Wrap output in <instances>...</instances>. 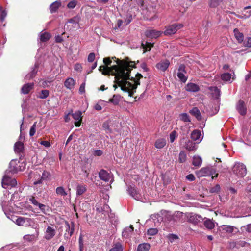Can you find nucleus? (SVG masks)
<instances>
[{"mask_svg":"<svg viewBox=\"0 0 251 251\" xmlns=\"http://www.w3.org/2000/svg\"><path fill=\"white\" fill-rule=\"evenodd\" d=\"M162 33L161 31H158L154 29H148L145 32V35L150 38H156L159 37Z\"/></svg>","mask_w":251,"mask_h":251,"instance_id":"9b49d317","label":"nucleus"},{"mask_svg":"<svg viewBox=\"0 0 251 251\" xmlns=\"http://www.w3.org/2000/svg\"><path fill=\"white\" fill-rule=\"evenodd\" d=\"M127 191L130 195L134 199L137 200H139L140 195L137 193L136 190L134 187H129L127 189Z\"/></svg>","mask_w":251,"mask_h":251,"instance_id":"5701e85b","label":"nucleus"},{"mask_svg":"<svg viewBox=\"0 0 251 251\" xmlns=\"http://www.w3.org/2000/svg\"><path fill=\"white\" fill-rule=\"evenodd\" d=\"M236 108L239 113L242 115H244L246 114L247 110L243 101L239 100L238 102Z\"/></svg>","mask_w":251,"mask_h":251,"instance_id":"6ab92c4d","label":"nucleus"},{"mask_svg":"<svg viewBox=\"0 0 251 251\" xmlns=\"http://www.w3.org/2000/svg\"><path fill=\"white\" fill-rule=\"evenodd\" d=\"M186 90L189 92H196L199 90V87L196 84L189 83L186 86Z\"/></svg>","mask_w":251,"mask_h":251,"instance_id":"bb28decb","label":"nucleus"},{"mask_svg":"<svg viewBox=\"0 0 251 251\" xmlns=\"http://www.w3.org/2000/svg\"><path fill=\"white\" fill-rule=\"evenodd\" d=\"M24 150V144L21 142H17L15 144L14 150L17 153H20L22 152Z\"/></svg>","mask_w":251,"mask_h":251,"instance_id":"72a5a7b5","label":"nucleus"},{"mask_svg":"<svg viewBox=\"0 0 251 251\" xmlns=\"http://www.w3.org/2000/svg\"><path fill=\"white\" fill-rule=\"evenodd\" d=\"M39 234V230L37 229L36 231V233L34 234L31 235H25L24 236V239L25 240L28 241H33L37 240Z\"/></svg>","mask_w":251,"mask_h":251,"instance_id":"4be33fe9","label":"nucleus"},{"mask_svg":"<svg viewBox=\"0 0 251 251\" xmlns=\"http://www.w3.org/2000/svg\"><path fill=\"white\" fill-rule=\"evenodd\" d=\"M72 116L75 120L77 121L75 123V126L79 127L82 121V112L80 111H77L72 113Z\"/></svg>","mask_w":251,"mask_h":251,"instance_id":"2eb2a0df","label":"nucleus"},{"mask_svg":"<svg viewBox=\"0 0 251 251\" xmlns=\"http://www.w3.org/2000/svg\"><path fill=\"white\" fill-rule=\"evenodd\" d=\"M31 222V219L19 217L16 219L15 222L19 226H28L30 225Z\"/></svg>","mask_w":251,"mask_h":251,"instance_id":"9d476101","label":"nucleus"},{"mask_svg":"<svg viewBox=\"0 0 251 251\" xmlns=\"http://www.w3.org/2000/svg\"><path fill=\"white\" fill-rule=\"evenodd\" d=\"M179 119L184 122H191L190 116L187 113H183L179 115Z\"/></svg>","mask_w":251,"mask_h":251,"instance_id":"37998d69","label":"nucleus"},{"mask_svg":"<svg viewBox=\"0 0 251 251\" xmlns=\"http://www.w3.org/2000/svg\"><path fill=\"white\" fill-rule=\"evenodd\" d=\"M170 62L167 60H162L156 65V68L162 72H164L169 67Z\"/></svg>","mask_w":251,"mask_h":251,"instance_id":"4468645a","label":"nucleus"},{"mask_svg":"<svg viewBox=\"0 0 251 251\" xmlns=\"http://www.w3.org/2000/svg\"><path fill=\"white\" fill-rule=\"evenodd\" d=\"M105 103H106V101L100 100L98 101V103L95 105L94 108L96 110L100 111L102 109V106H105Z\"/></svg>","mask_w":251,"mask_h":251,"instance_id":"ea45409f","label":"nucleus"},{"mask_svg":"<svg viewBox=\"0 0 251 251\" xmlns=\"http://www.w3.org/2000/svg\"><path fill=\"white\" fill-rule=\"evenodd\" d=\"M187 218L189 222L194 225L198 224L203 220L201 216L194 213L189 214L187 216Z\"/></svg>","mask_w":251,"mask_h":251,"instance_id":"1a4fd4ad","label":"nucleus"},{"mask_svg":"<svg viewBox=\"0 0 251 251\" xmlns=\"http://www.w3.org/2000/svg\"><path fill=\"white\" fill-rule=\"evenodd\" d=\"M2 186L3 188L6 189L14 187L17 185V181L15 179L11 178L8 176V171H6L2 180Z\"/></svg>","mask_w":251,"mask_h":251,"instance_id":"f03ea898","label":"nucleus"},{"mask_svg":"<svg viewBox=\"0 0 251 251\" xmlns=\"http://www.w3.org/2000/svg\"><path fill=\"white\" fill-rule=\"evenodd\" d=\"M35 68L30 73V74L27 75L25 76V78L27 79H30L34 77L36 75V74L37 72V71L36 70L37 66L35 65Z\"/></svg>","mask_w":251,"mask_h":251,"instance_id":"8fccbe9b","label":"nucleus"},{"mask_svg":"<svg viewBox=\"0 0 251 251\" xmlns=\"http://www.w3.org/2000/svg\"><path fill=\"white\" fill-rule=\"evenodd\" d=\"M65 233L64 234V238L65 239H68L71 237L74 233L75 225L74 222H71L70 224L67 221L65 222Z\"/></svg>","mask_w":251,"mask_h":251,"instance_id":"423d86ee","label":"nucleus"},{"mask_svg":"<svg viewBox=\"0 0 251 251\" xmlns=\"http://www.w3.org/2000/svg\"><path fill=\"white\" fill-rule=\"evenodd\" d=\"M7 16V12L3 10L2 7L0 6V19L1 22H3Z\"/></svg>","mask_w":251,"mask_h":251,"instance_id":"09e8293b","label":"nucleus"},{"mask_svg":"<svg viewBox=\"0 0 251 251\" xmlns=\"http://www.w3.org/2000/svg\"><path fill=\"white\" fill-rule=\"evenodd\" d=\"M23 165V163H22ZM25 165L24 164L22 166H20V162L19 160L15 159L12 160L9 163V170H7L8 171V173L11 172L12 173H15L18 171H21L23 170L21 168L22 167L23 168L25 167Z\"/></svg>","mask_w":251,"mask_h":251,"instance_id":"20e7f679","label":"nucleus"},{"mask_svg":"<svg viewBox=\"0 0 251 251\" xmlns=\"http://www.w3.org/2000/svg\"><path fill=\"white\" fill-rule=\"evenodd\" d=\"M204 226L209 229H212L215 227V224L211 220L206 219L204 222Z\"/></svg>","mask_w":251,"mask_h":251,"instance_id":"c9c22d12","label":"nucleus"},{"mask_svg":"<svg viewBox=\"0 0 251 251\" xmlns=\"http://www.w3.org/2000/svg\"><path fill=\"white\" fill-rule=\"evenodd\" d=\"M99 177L100 179L105 182L109 181L110 183H112L114 180L112 175L104 170H101L100 171Z\"/></svg>","mask_w":251,"mask_h":251,"instance_id":"0eeeda50","label":"nucleus"},{"mask_svg":"<svg viewBox=\"0 0 251 251\" xmlns=\"http://www.w3.org/2000/svg\"><path fill=\"white\" fill-rule=\"evenodd\" d=\"M234 34L235 37L238 41L239 43H241L243 41L244 35L242 33L240 32L239 30L236 28L234 30Z\"/></svg>","mask_w":251,"mask_h":251,"instance_id":"c756f323","label":"nucleus"},{"mask_svg":"<svg viewBox=\"0 0 251 251\" xmlns=\"http://www.w3.org/2000/svg\"><path fill=\"white\" fill-rule=\"evenodd\" d=\"M86 191V187L84 185H78L76 187V195L80 196L82 195Z\"/></svg>","mask_w":251,"mask_h":251,"instance_id":"e433bc0d","label":"nucleus"},{"mask_svg":"<svg viewBox=\"0 0 251 251\" xmlns=\"http://www.w3.org/2000/svg\"><path fill=\"white\" fill-rule=\"evenodd\" d=\"M50 38V35L48 32H41L40 33V40L42 42H46Z\"/></svg>","mask_w":251,"mask_h":251,"instance_id":"a19ab883","label":"nucleus"},{"mask_svg":"<svg viewBox=\"0 0 251 251\" xmlns=\"http://www.w3.org/2000/svg\"><path fill=\"white\" fill-rule=\"evenodd\" d=\"M122 97L118 94H115L113 97L109 99L108 101H106V103H111L114 105H117L121 100Z\"/></svg>","mask_w":251,"mask_h":251,"instance_id":"aec40b11","label":"nucleus"},{"mask_svg":"<svg viewBox=\"0 0 251 251\" xmlns=\"http://www.w3.org/2000/svg\"><path fill=\"white\" fill-rule=\"evenodd\" d=\"M40 144L47 148L50 147L51 146L50 142L48 141H42Z\"/></svg>","mask_w":251,"mask_h":251,"instance_id":"338daca9","label":"nucleus"},{"mask_svg":"<svg viewBox=\"0 0 251 251\" xmlns=\"http://www.w3.org/2000/svg\"><path fill=\"white\" fill-rule=\"evenodd\" d=\"M187 155L184 151H181L179 154L178 160L179 162L183 163L186 160Z\"/></svg>","mask_w":251,"mask_h":251,"instance_id":"49530a36","label":"nucleus"},{"mask_svg":"<svg viewBox=\"0 0 251 251\" xmlns=\"http://www.w3.org/2000/svg\"><path fill=\"white\" fill-rule=\"evenodd\" d=\"M95 59V54L94 53H90L88 57V61L89 62H92Z\"/></svg>","mask_w":251,"mask_h":251,"instance_id":"e2e57ef3","label":"nucleus"},{"mask_svg":"<svg viewBox=\"0 0 251 251\" xmlns=\"http://www.w3.org/2000/svg\"><path fill=\"white\" fill-rule=\"evenodd\" d=\"M191 138L192 140L196 141L197 143H200L202 139L200 131L198 130H195L192 132Z\"/></svg>","mask_w":251,"mask_h":251,"instance_id":"f3484780","label":"nucleus"},{"mask_svg":"<svg viewBox=\"0 0 251 251\" xmlns=\"http://www.w3.org/2000/svg\"><path fill=\"white\" fill-rule=\"evenodd\" d=\"M55 192L57 195L63 196H65L67 195L65 189L62 186L57 187Z\"/></svg>","mask_w":251,"mask_h":251,"instance_id":"c03bdc74","label":"nucleus"},{"mask_svg":"<svg viewBox=\"0 0 251 251\" xmlns=\"http://www.w3.org/2000/svg\"><path fill=\"white\" fill-rule=\"evenodd\" d=\"M55 234V229L52 226H48L45 231L44 238L47 240H50L54 237Z\"/></svg>","mask_w":251,"mask_h":251,"instance_id":"6e6552de","label":"nucleus"},{"mask_svg":"<svg viewBox=\"0 0 251 251\" xmlns=\"http://www.w3.org/2000/svg\"><path fill=\"white\" fill-rule=\"evenodd\" d=\"M150 247V245L149 243L140 244L138 246L137 251H149Z\"/></svg>","mask_w":251,"mask_h":251,"instance_id":"cd10ccee","label":"nucleus"},{"mask_svg":"<svg viewBox=\"0 0 251 251\" xmlns=\"http://www.w3.org/2000/svg\"><path fill=\"white\" fill-rule=\"evenodd\" d=\"M199 177L206 176L212 175V169L209 167L202 168L197 172Z\"/></svg>","mask_w":251,"mask_h":251,"instance_id":"dca6fc26","label":"nucleus"},{"mask_svg":"<svg viewBox=\"0 0 251 251\" xmlns=\"http://www.w3.org/2000/svg\"><path fill=\"white\" fill-rule=\"evenodd\" d=\"M190 113L195 116L198 121H201L202 116L200 110L197 107H194L189 111Z\"/></svg>","mask_w":251,"mask_h":251,"instance_id":"b1692460","label":"nucleus"},{"mask_svg":"<svg viewBox=\"0 0 251 251\" xmlns=\"http://www.w3.org/2000/svg\"><path fill=\"white\" fill-rule=\"evenodd\" d=\"M192 164L194 166L196 167H199L201 166L202 164V159L201 158L198 156H194L193 157V162Z\"/></svg>","mask_w":251,"mask_h":251,"instance_id":"4c0bfd02","label":"nucleus"},{"mask_svg":"<svg viewBox=\"0 0 251 251\" xmlns=\"http://www.w3.org/2000/svg\"><path fill=\"white\" fill-rule=\"evenodd\" d=\"M220 187L219 185H216L214 187L210 189L211 193H215L218 192L220 190Z\"/></svg>","mask_w":251,"mask_h":251,"instance_id":"69168bd1","label":"nucleus"},{"mask_svg":"<svg viewBox=\"0 0 251 251\" xmlns=\"http://www.w3.org/2000/svg\"><path fill=\"white\" fill-rule=\"evenodd\" d=\"M42 212L45 213L46 205L41 203H39L37 206Z\"/></svg>","mask_w":251,"mask_h":251,"instance_id":"774afa93","label":"nucleus"},{"mask_svg":"<svg viewBox=\"0 0 251 251\" xmlns=\"http://www.w3.org/2000/svg\"><path fill=\"white\" fill-rule=\"evenodd\" d=\"M79 251H83V236L80 234L79 238Z\"/></svg>","mask_w":251,"mask_h":251,"instance_id":"4d7b16f0","label":"nucleus"},{"mask_svg":"<svg viewBox=\"0 0 251 251\" xmlns=\"http://www.w3.org/2000/svg\"><path fill=\"white\" fill-rule=\"evenodd\" d=\"M209 90L211 92L213 97L218 99L220 96V90L216 87H210L209 88Z\"/></svg>","mask_w":251,"mask_h":251,"instance_id":"f704fd0d","label":"nucleus"},{"mask_svg":"<svg viewBox=\"0 0 251 251\" xmlns=\"http://www.w3.org/2000/svg\"><path fill=\"white\" fill-rule=\"evenodd\" d=\"M133 229L134 228L132 225H130L129 227L126 228L122 232V236L125 238H127L133 232Z\"/></svg>","mask_w":251,"mask_h":251,"instance_id":"2f4dec72","label":"nucleus"},{"mask_svg":"<svg viewBox=\"0 0 251 251\" xmlns=\"http://www.w3.org/2000/svg\"><path fill=\"white\" fill-rule=\"evenodd\" d=\"M231 76V74L229 73H224L221 75V79L225 81H230Z\"/></svg>","mask_w":251,"mask_h":251,"instance_id":"a18cd8bd","label":"nucleus"},{"mask_svg":"<svg viewBox=\"0 0 251 251\" xmlns=\"http://www.w3.org/2000/svg\"><path fill=\"white\" fill-rule=\"evenodd\" d=\"M142 46L144 49L143 52L145 53L146 51L151 50V48L153 47V44L151 43L147 42L146 44L142 43Z\"/></svg>","mask_w":251,"mask_h":251,"instance_id":"de8ad7c7","label":"nucleus"},{"mask_svg":"<svg viewBox=\"0 0 251 251\" xmlns=\"http://www.w3.org/2000/svg\"><path fill=\"white\" fill-rule=\"evenodd\" d=\"M61 3L59 1H56L53 2L50 7V10L51 13L55 12L59 7L61 6Z\"/></svg>","mask_w":251,"mask_h":251,"instance_id":"7c9ffc66","label":"nucleus"},{"mask_svg":"<svg viewBox=\"0 0 251 251\" xmlns=\"http://www.w3.org/2000/svg\"><path fill=\"white\" fill-rule=\"evenodd\" d=\"M80 21V18L78 16H75L69 19L68 23H72L74 24H78Z\"/></svg>","mask_w":251,"mask_h":251,"instance_id":"603ef678","label":"nucleus"},{"mask_svg":"<svg viewBox=\"0 0 251 251\" xmlns=\"http://www.w3.org/2000/svg\"><path fill=\"white\" fill-rule=\"evenodd\" d=\"M184 147L189 151H193L197 149L195 144L188 139L185 140Z\"/></svg>","mask_w":251,"mask_h":251,"instance_id":"412c9836","label":"nucleus"},{"mask_svg":"<svg viewBox=\"0 0 251 251\" xmlns=\"http://www.w3.org/2000/svg\"><path fill=\"white\" fill-rule=\"evenodd\" d=\"M176 132L175 131H173L170 134L169 138L170 141L171 143H173L176 138Z\"/></svg>","mask_w":251,"mask_h":251,"instance_id":"13d9d810","label":"nucleus"},{"mask_svg":"<svg viewBox=\"0 0 251 251\" xmlns=\"http://www.w3.org/2000/svg\"><path fill=\"white\" fill-rule=\"evenodd\" d=\"M74 69L76 71L81 72L82 70V67L80 64L77 63L75 65Z\"/></svg>","mask_w":251,"mask_h":251,"instance_id":"0e129e2a","label":"nucleus"},{"mask_svg":"<svg viewBox=\"0 0 251 251\" xmlns=\"http://www.w3.org/2000/svg\"><path fill=\"white\" fill-rule=\"evenodd\" d=\"M77 4V1L75 0L71 1L67 4V7L70 9H73L75 8Z\"/></svg>","mask_w":251,"mask_h":251,"instance_id":"bf43d9fd","label":"nucleus"},{"mask_svg":"<svg viewBox=\"0 0 251 251\" xmlns=\"http://www.w3.org/2000/svg\"><path fill=\"white\" fill-rule=\"evenodd\" d=\"M251 7L249 6L244 8L241 12L239 14L238 17L240 18L247 19L251 16Z\"/></svg>","mask_w":251,"mask_h":251,"instance_id":"ddd939ff","label":"nucleus"},{"mask_svg":"<svg viewBox=\"0 0 251 251\" xmlns=\"http://www.w3.org/2000/svg\"><path fill=\"white\" fill-rule=\"evenodd\" d=\"M184 66L181 65L178 69L177 75L179 79L183 82H185L187 79V77L185 75Z\"/></svg>","mask_w":251,"mask_h":251,"instance_id":"a211bd4d","label":"nucleus"},{"mask_svg":"<svg viewBox=\"0 0 251 251\" xmlns=\"http://www.w3.org/2000/svg\"><path fill=\"white\" fill-rule=\"evenodd\" d=\"M168 240L171 243L175 242L176 240L178 239V237L176 235L173 234H170L167 236Z\"/></svg>","mask_w":251,"mask_h":251,"instance_id":"864d4df0","label":"nucleus"},{"mask_svg":"<svg viewBox=\"0 0 251 251\" xmlns=\"http://www.w3.org/2000/svg\"><path fill=\"white\" fill-rule=\"evenodd\" d=\"M123 248L121 244L119 242H117L113 244L112 248L109 251H123Z\"/></svg>","mask_w":251,"mask_h":251,"instance_id":"58836bf2","label":"nucleus"},{"mask_svg":"<svg viewBox=\"0 0 251 251\" xmlns=\"http://www.w3.org/2000/svg\"><path fill=\"white\" fill-rule=\"evenodd\" d=\"M36 124L37 123L35 122L30 129L29 135L30 136H33L35 133Z\"/></svg>","mask_w":251,"mask_h":251,"instance_id":"5fc2aeb1","label":"nucleus"},{"mask_svg":"<svg viewBox=\"0 0 251 251\" xmlns=\"http://www.w3.org/2000/svg\"><path fill=\"white\" fill-rule=\"evenodd\" d=\"M34 83H27L25 84L21 89L22 93L24 94H28L33 88Z\"/></svg>","mask_w":251,"mask_h":251,"instance_id":"393cba45","label":"nucleus"},{"mask_svg":"<svg viewBox=\"0 0 251 251\" xmlns=\"http://www.w3.org/2000/svg\"><path fill=\"white\" fill-rule=\"evenodd\" d=\"M105 65L99 67V71L103 75H112L115 76V79L117 83L121 87V89L128 93V96L132 97L138 85H140V79L143 76L141 74L137 73L135 78H132L131 82L127 81L129 79L130 73L133 68L135 67V63L133 61H129L128 59L116 61V65L109 67L112 61L109 58L103 59Z\"/></svg>","mask_w":251,"mask_h":251,"instance_id":"f257e3e1","label":"nucleus"},{"mask_svg":"<svg viewBox=\"0 0 251 251\" xmlns=\"http://www.w3.org/2000/svg\"><path fill=\"white\" fill-rule=\"evenodd\" d=\"M223 230L225 231L226 233H231L234 231L235 229L236 228L232 226H225L223 225L222 226Z\"/></svg>","mask_w":251,"mask_h":251,"instance_id":"79ce46f5","label":"nucleus"},{"mask_svg":"<svg viewBox=\"0 0 251 251\" xmlns=\"http://www.w3.org/2000/svg\"><path fill=\"white\" fill-rule=\"evenodd\" d=\"M183 25L180 23H175L166 27V29L164 31L165 35H169L175 34L176 31L182 28Z\"/></svg>","mask_w":251,"mask_h":251,"instance_id":"39448f33","label":"nucleus"},{"mask_svg":"<svg viewBox=\"0 0 251 251\" xmlns=\"http://www.w3.org/2000/svg\"><path fill=\"white\" fill-rule=\"evenodd\" d=\"M65 86L70 90L74 88L75 85V80L73 78L69 77L66 79L64 82Z\"/></svg>","mask_w":251,"mask_h":251,"instance_id":"a878e982","label":"nucleus"},{"mask_svg":"<svg viewBox=\"0 0 251 251\" xmlns=\"http://www.w3.org/2000/svg\"><path fill=\"white\" fill-rule=\"evenodd\" d=\"M50 176L49 172L44 171L42 173V177L38 180L34 182V185H37L42 183L43 180L47 179Z\"/></svg>","mask_w":251,"mask_h":251,"instance_id":"c85d7f7f","label":"nucleus"},{"mask_svg":"<svg viewBox=\"0 0 251 251\" xmlns=\"http://www.w3.org/2000/svg\"><path fill=\"white\" fill-rule=\"evenodd\" d=\"M232 171L237 176L242 177L246 174L247 170L245 165L237 162L233 167Z\"/></svg>","mask_w":251,"mask_h":251,"instance_id":"7ed1b4c3","label":"nucleus"},{"mask_svg":"<svg viewBox=\"0 0 251 251\" xmlns=\"http://www.w3.org/2000/svg\"><path fill=\"white\" fill-rule=\"evenodd\" d=\"M158 232V230L156 228H150L148 230L147 233L150 235H155Z\"/></svg>","mask_w":251,"mask_h":251,"instance_id":"680f3d73","label":"nucleus"},{"mask_svg":"<svg viewBox=\"0 0 251 251\" xmlns=\"http://www.w3.org/2000/svg\"><path fill=\"white\" fill-rule=\"evenodd\" d=\"M224 2L225 0H210L208 4L211 8H217L220 6V8L224 10Z\"/></svg>","mask_w":251,"mask_h":251,"instance_id":"f8f14e48","label":"nucleus"},{"mask_svg":"<svg viewBox=\"0 0 251 251\" xmlns=\"http://www.w3.org/2000/svg\"><path fill=\"white\" fill-rule=\"evenodd\" d=\"M166 140L164 139H158L155 143V147L157 149H161L166 145Z\"/></svg>","mask_w":251,"mask_h":251,"instance_id":"473e14b6","label":"nucleus"},{"mask_svg":"<svg viewBox=\"0 0 251 251\" xmlns=\"http://www.w3.org/2000/svg\"><path fill=\"white\" fill-rule=\"evenodd\" d=\"M244 45L245 47H251V37L247 38L244 41Z\"/></svg>","mask_w":251,"mask_h":251,"instance_id":"052dcab7","label":"nucleus"},{"mask_svg":"<svg viewBox=\"0 0 251 251\" xmlns=\"http://www.w3.org/2000/svg\"><path fill=\"white\" fill-rule=\"evenodd\" d=\"M29 201L34 206H37L39 205V204L40 203L39 202H38L37 200L33 196H30L29 198Z\"/></svg>","mask_w":251,"mask_h":251,"instance_id":"6e6d98bb","label":"nucleus"},{"mask_svg":"<svg viewBox=\"0 0 251 251\" xmlns=\"http://www.w3.org/2000/svg\"><path fill=\"white\" fill-rule=\"evenodd\" d=\"M49 95V91L47 90H42L40 95L39 96V98L42 99L47 98Z\"/></svg>","mask_w":251,"mask_h":251,"instance_id":"3c124183","label":"nucleus"}]
</instances>
